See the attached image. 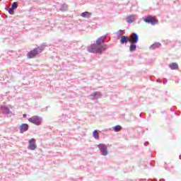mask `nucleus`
Instances as JSON below:
<instances>
[{"instance_id":"nucleus-11","label":"nucleus","mask_w":181,"mask_h":181,"mask_svg":"<svg viewBox=\"0 0 181 181\" xmlns=\"http://www.w3.org/2000/svg\"><path fill=\"white\" fill-rule=\"evenodd\" d=\"M129 42V38L127 36H122L120 39V43L124 45V43H128Z\"/></svg>"},{"instance_id":"nucleus-1","label":"nucleus","mask_w":181,"mask_h":181,"mask_svg":"<svg viewBox=\"0 0 181 181\" xmlns=\"http://www.w3.org/2000/svg\"><path fill=\"white\" fill-rule=\"evenodd\" d=\"M107 49H108L107 45H103L100 47H97L95 45H92L89 48V52L90 53H102L103 52H105Z\"/></svg>"},{"instance_id":"nucleus-8","label":"nucleus","mask_w":181,"mask_h":181,"mask_svg":"<svg viewBox=\"0 0 181 181\" xmlns=\"http://www.w3.org/2000/svg\"><path fill=\"white\" fill-rule=\"evenodd\" d=\"M28 129H29V125H28V124H22L20 126V132L21 134H23V132H26Z\"/></svg>"},{"instance_id":"nucleus-12","label":"nucleus","mask_w":181,"mask_h":181,"mask_svg":"<svg viewBox=\"0 0 181 181\" xmlns=\"http://www.w3.org/2000/svg\"><path fill=\"white\" fill-rule=\"evenodd\" d=\"M92 16H93V13L88 11H86L81 13L82 18H91Z\"/></svg>"},{"instance_id":"nucleus-18","label":"nucleus","mask_w":181,"mask_h":181,"mask_svg":"<svg viewBox=\"0 0 181 181\" xmlns=\"http://www.w3.org/2000/svg\"><path fill=\"white\" fill-rule=\"evenodd\" d=\"M11 8L13 9H16V8H18V4L16 2L13 3L12 6H11Z\"/></svg>"},{"instance_id":"nucleus-6","label":"nucleus","mask_w":181,"mask_h":181,"mask_svg":"<svg viewBox=\"0 0 181 181\" xmlns=\"http://www.w3.org/2000/svg\"><path fill=\"white\" fill-rule=\"evenodd\" d=\"M28 149H30V151H35L37 148V145L36 144V139H31L28 141Z\"/></svg>"},{"instance_id":"nucleus-7","label":"nucleus","mask_w":181,"mask_h":181,"mask_svg":"<svg viewBox=\"0 0 181 181\" xmlns=\"http://www.w3.org/2000/svg\"><path fill=\"white\" fill-rule=\"evenodd\" d=\"M138 40H139V37L136 33H132L129 38V43H138Z\"/></svg>"},{"instance_id":"nucleus-21","label":"nucleus","mask_w":181,"mask_h":181,"mask_svg":"<svg viewBox=\"0 0 181 181\" xmlns=\"http://www.w3.org/2000/svg\"><path fill=\"white\" fill-rule=\"evenodd\" d=\"M97 95V93H94L93 95L95 96Z\"/></svg>"},{"instance_id":"nucleus-22","label":"nucleus","mask_w":181,"mask_h":181,"mask_svg":"<svg viewBox=\"0 0 181 181\" xmlns=\"http://www.w3.org/2000/svg\"><path fill=\"white\" fill-rule=\"evenodd\" d=\"M7 110L8 111V112H9V109H7Z\"/></svg>"},{"instance_id":"nucleus-9","label":"nucleus","mask_w":181,"mask_h":181,"mask_svg":"<svg viewBox=\"0 0 181 181\" xmlns=\"http://www.w3.org/2000/svg\"><path fill=\"white\" fill-rule=\"evenodd\" d=\"M105 39H107V36L104 35L100 37L96 40V45L97 46H101L102 43H104Z\"/></svg>"},{"instance_id":"nucleus-20","label":"nucleus","mask_w":181,"mask_h":181,"mask_svg":"<svg viewBox=\"0 0 181 181\" xmlns=\"http://www.w3.org/2000/svg\"><path fill=\"white\" fill-rule=\"evenodd\" d=\"M23 118H26L27 115H26V114H24V115H23Z\"/></svg>"},{"instance_id":"nucleus-19","label":"nucleus","mask_w":181,"mask_h":181,"mask_svg":"<svg viewBox=\"0 0 181 181\" xmlns=\"http://www.w3.org/2000/svg\"><path fill=\"white\" fill-rule=\"evenodd\" d=\"M8 13H10V15H13V13H15V11H13V8H10L8 9Z\"/></svg>"},{"instance_id":"nucleus-3","label":"nucleus","mask_w":181,"mask_h":181,"mask_svg":"<svg viewBox=\"0 0 181 181\" xmlns=\"http://www.w3.org/2000/svg\"><path fill=\"white\" fill-rule=\"evenodd\" d=\"M144 22L146 23H151L153 25H158L159 21L156 18V16H148L146 18L143 19Z\"/></svg>"},{"instance_id":"nucleus-14","label":"nucleus","mask_w":181,"mask_h":181,"mask_svg":"<svg viewBox=\"0 0 181 181\" xmlns=\"http://www.w3.org/2000/svg\"><path fill=\"white\" fill-rule=\"evenodd\" d=\"M135 21V17L134 16H129L127 18V21L128 23H132Z\"/></svg>"},{"instance_id":"nucleus-2","label":"nucleus","mask_w":181,"mask_h":181,"mask_svg":"<svg viewBox=\"0 0 181 181\" xmlns=\"http://www.w3.org/2000/svg\"><path fill=\"white\" fill-rule=\"evenodd\" d=\"M39 53H42V48L38 47L35 48L34 49L30 51L27 54V57L28 59H35V57H36V56H37V54H39Z\"/></svg>"},{"instance_id":"nucleus-5","label":"nucleus","mask_w":181,"mask_h":181,"mask_svg":"<svg viewBox=\"0 0 181 181\" xmlns=\"http://www.w3.org/2000/svg\"><path fill=\"white\" fill-rule=\"evenodd\" d=\"M98 148L100 149L103 156H107V155H108V151H107V146H105V144H100L98 145Z\"/></svg>"},{"instance_id":"nucleus-16","label":"nucleus","mask_w":181,"mask_h":181,"mask_svg":"<svg viewBox=\"0 0 181 181\" xmlns=\"http://www.w3.org/2000/svg\"><path fill=\"white\" fill-rule=\"evenodd\" d=\"M93 136L95 138V139H98V138H100V136L98 135V132H97V130H95L93 132Z\"/></svg>"},{"instance_id":"nucleus-13","label":"nucleus","mask_w":181,"mask_h":181,"mask_svg":"<svg viewBox=\"0 0 181 181\" xmlns=\"http://www.w3.org/2000/svg\"><path fill=\"white\" fill-rule=\"evenodd\" d=\"M130 47H129V51L130 52H135V50H136V45H135V43L134 42H130Z\"/></svg>"},{"instance_id":"nucleus-10","label":"nucleus","mask_w":181,"mask_h":181,"mask_svg":"<svg viewBox=\"0 0 181 181\" xmlns=\"http://www.w3.org/2000/svg\"><path fill=\"white\" fill-rule=\"evenodd\" d=\"M169 67L171 70H177L179 69V65H177V63L173 62L170 64Z\"/></svg>"},{"instance_id":"nucleus-15","label":"nucleus","mask_w":181,"mask_h":181,"mask_svg":"<svg viewBox=\"0 0 181 181\" xmlns=\"http://www.w3.org/2000/svg\"><path fill=\"white\" fill-rule=\"evenodd\" d=\"M113 129H114L115 132H119V131L122 129V127H121L119 125H117L113 127Z\"/></svg>"},{"instance_id":"nucleus-17","label":"nucleus","mask_w":181,"mask_h":181,"mask_svg":"<svg viewBox=\"0 0 181 181\" xmlns=\"http://www.w3.org/2000/svg\"><path fill=\"white\" fill-rule=\"evenodd\" d=\"M160 46V43H156L151 46V49H156V47H159Z\"/></svg>"},{"instance_id":"nucleus-4","label":"nucleus","mask_w":181,"mask_h":181,"mask_svg":"<svg viewBox=\"0 0 181 181\" xmlns=\"http://www.w3.org/2000/svg\"><path fill=\"white\" fill-rule=\"evenodd\" d=\"M28 121L35 125H40L42 124V117L37 115L32 116L28 119Z\"/></svg>"}]
</instances>
